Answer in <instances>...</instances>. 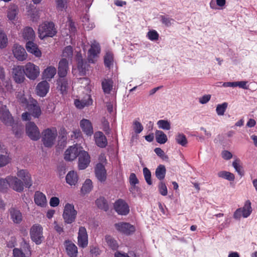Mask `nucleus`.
Masks as SVG:
<instances>
[{
	"mask_svg": "<svg viewBox=\"0 0 257 257\" xmlns=\"http://www.w3.org/2000/svg\"><path fill=\"white\" fill-rule=\"evenodd\" d=\"M58 135L56 127L48 128L42 133V141L45 147L51 148L56 141Z\"/></svg>",
	"mask_w": 257,
	"mask_h": 257,
	"instance_id": "f257e3e1",
	"label": "nucleus"
},
{
	"mask_svg": "<svg viewBox=\"0 0 257 257\" xmlns=\"http://www.w3.org/2000/svg\"><path fill=\"white\" fill-rule=\"evenodd\" d=\"M9 179V186L17 192H21L24 189V186L30 188L32 185L31 178H22L23 181L19 178H8Z\"/></svg>",
	"mask_w": 257,
	"mask_h": 257,
	"instance_id": "f03ea898",
	"label": "nucleus"
},
{
	"mask_svg": "<svg viewBox=\"0 0 257 257\" xmlns=\"http://www.w3.org/2000/svg\"><path fill=\"white\" fill-rule=\"evenodd\" d=\"M77 211L72 204L67 203L65 204L62 214V217L66 224H71L76 218Z\"/></svg>",
	"mask_w": 257,
	"mask_h": 257,
	"instance_id": "7ed1b4c3",
	"label": "nucleus"
},
{
	"mask_svg": "<svg viewBox=\"0 0 257 257\" xmlns=\"http://www.w3.org/2000/svg\"><path fill=\"white\" fill-rule=\"evenodd\" d=\"M40 37L42 38L47 37H52L56 35L57 31L53 22H45L39 28Z\"/></svg>",
	"mask_w": 257,
	"mask_h": 257,
	"instance_id": "20e7f679",
	"label": "nucleus"
},
{
	"mask_svg": "<svg viewBox=\"0 0 257 257\" xmlns=\"http://www.w3.org/2000/svg\"><path fill=\"white\" fill-rule=\"evenodd\" d=\"M24 68L26 76L31 80L36 79L39 75V67L32 63H27Z\"/></svg>",
	"mask_w": 257,
	"mask_h": 257,
	"instance_id": "39448f33",
	"label": "nucleus"
},
{
	"mask_svg": "<svg viewBox=\"0 0 257 257\" xmlns=\"http://www.w3.org/2000/svg\"><path fill=\"white\" fill-rule=\"evenodd\" d=\"M43 228L39 224H34L30 229V236L32 240L37 244H40L43 237Z\"/></svg>",
	"mask_w": 257,
	"mask_h": 257,
	"instance_id": "423d86ee",
	"label": "nucleus"
},
{
	"mask_svg": "<svg viewBox=\"0 0 257 257\" xmlns=\"http://www.w3.org/2000/svg\"><path fill=\"white\" fill-rule=\"evenodd\" d=\"M27 135L32 140L37 141L40 138V133L38 127L33 122H28L26 126Z\"/></svg>",
	"mask_w": 257,
	"mask_h": 257,
	"instance_id": "0eeeda50",
	"label": "nucleus"
},
{
	"mask_svg": "<svg viewBox=\"0 0 257 257\" xmlns=\"http://www.w3.org/2000/svg\"><path fill=\"white\" fill-rule=\"evenodd\" d=\"M114 209L118 214L121 215H126L130 212L128 205L121 199H119L115 202Z\"/></svg>",
	"mask_w": 257,
	"mask_h": 257,
	"instance_id": "6e6552de",
	"label": "nucleus"
},
{
	"mask_svg": "<svg viewBox=\"0 0 257 257\" xmlns=\"http://www.w3.org/2000/svg\"><path fill=\"white\" fill-rule=\"evenodd\" d=\"M12 73L14 80L17 83H21L24 82L25 78V71L24 66H15L13 67Z\"/></svg>",
	"mask_w": 257,
	"mask_h": 257,
	"instance_id": "1a4fd4ad",
	"label": "nucleus"
},
{
	"mask_svg": "<svg viewBox=\"0 0 257 257\" xmlns=\"http://www.w3.org/2000/svg\"><path fill=\"white\" fill-rule=\"evenodd\" d=\"M115 226L118 231L127 235L133 234L136 231L135 227L129 223L119 222L115 224Z\"/></svg>",
	"mask_w": 257,
	"mask_h": 257,
	"instance_id": "9d476101",
	"label": "nucleus"
},
{
	"mask_svg": "<svg viewBox=\"0 0 257 257\" xmlns=\"http://www.w3.org/2000/svg\"><path fill=\"white\" fill-rule=\"evenodd\" d=\"M81 148L78 147L76 145L68 148L64 154V159L66 161H71L79 156V153L81 150Z\"/></svg>",
	"mask_w": 257,
	"mask_h": 257,
	"instance_id": "9b49d317",
	"label": "nucleus"
},
{
	"mask_svg": "<svg viewBox=\"0 0 257 257\" xmlns=\"http://www.w3.org/2000/svg\"><path fill=\"white\" fill-rule=\"evenodd\" d=\"M78 246L81 248H85L88 245V239L86 229L85 227L80 226L78 233Z\"/></svg>",
	"mask_w": 257,
	"mask_h": 257,
	"instance_id": "f8f14e48",
	"label": "nucleus"
},
{
	"mask_svg": "<svg viewBox=\"0 0 257 257\" xmlns=\"http://www.w3.org/2000/svg\"><path fill=\"white\" fill-rule=\"evenodd\" d=\"M90 158L88 153L84 150L80 151L78 156V168L80 170L86 169L89 165Z\"/></svg>",
	"mask_w": 257,
	"mask_h": 257,
	"instance_id": "ddd939ff",
	"label": "nucleus"
},
{
	"mask_svg": "<svg viewBox=\"0 0 257 257\" xmlns=\"http://www.w3.org/2000/svg\"><path fill=\"white\" fill-rule=\"evenodd\" d=\"M75 59L77 63V68L80 76H84L86 74L87 68L88 66L87 62L82 58L80 53H77L75 56Z\"/></svg>",
	"mask_w": 257,
	"mask_h": 257,
	"instance_id": "4468645a",
	"label": "nucleus"
},
{
	"mask_svg": "<svg viewBox=\"0 0 257 257\" xmlns=\"http://www.w3.org/2000/svg\"><path fill=\"white\" fill-rule=\"evenodd\" d=\"M13 52L15 57L19 61H24L27 58L25 49L19 45L15 44L14 45Z\"/></svg>",
	"mask_w": 257,
	"mask_h": 257,
	"instance_id": "2eb2a0df",
	"label": "nucleus"
},
{
	"mask_svg": "<svg viewBox=\"0 0 257 257\" xmlns=\"http://www.w3.org/2000/svg\"><path fill=\"white\" fill-rule=\"evenodd\" d=\"M80 126L82 132L87 136L90 137L93 134V128L91 121L83 118L80 121Z\"/></svg>",
	"mask_w": 257,
	"mask_h": 257,
	"instance_id": "dca6fc26",
	"label": "nucleus"
},
{
	"mask_svg": "<svg viewBox=\"0 0 257 257\" xmlns=\"http://www.w3.org/2000/svg\"><path fill=\"white\" fill-rule=\"evenodd\" d=\"M57 88L62 94L67 93L69 87L70 80L66 77H59L57 80Z\"/></svg>",
	"mask_w": 257,
	"mask_h": 257,
	"instance_id": "f3484780",
	"label": "nucleus"
},
{
	"mask_svg": "<svg viewBox=\"0 0 257 257\" xmlns=\"http://www.w3.org/2000/svg\"><path fill=\"white\" fill-rule=\"evenodd\" d=\"M114 82L112 78L106 77L101 80V87L104 94H109L113 89Z\"/></svg>",
	"mask_w": 257,
	"mask_h": 257,
	"instance_id": "a211bd4d",
	"label": "nucleus"
},
{
	"mask_svg": "<svg viewBox=\"0 0 257 257\" xmlns=\"http://www.w3.org/2000/svg\"><path fill=\"white\" fill-rule=\"evenodd\" d=\"M50 85L46 81L39 82L36 87V92L40 97H44L49 91Z\"/></svg>",
	"mask_w": 257,
	"mask_h": 257,
	"instance_id": "6ab92c4d",
	"label": "nucleus"
},
{
	"mask_svg": "<svg viewBox=\"0 0 257 257\" xmlns=\"http://www.w3.org/2000/svg\"><path fill=\"white\" fill-rule=\"evenodd\" d=\"M34 202L36 205L41 207H45L47 204L46 195L39 191L35 193Z\"/></svg>",
	"mask_w": 257,
	"mask_h": 257,
	"instance_id": "aec40b11",
	"label": "nucleus"
},
{
	"mask_svg": "<svg viewBox=\"0 0 257 257\" xmlns=\"http://www.w3.org/2000/svg\"><path fill=\"white\" fill-rule=\"evenodd\" d=\"M58 69L59 77H66L68 70V62L66 59L63 58L60 61Z\"/></svg>",
	"mask_w": 257,
	"mask_h": 257,
	"instance_id": "412c9836",
	"label": "nucleus"
},
{
	"mask_svg": "<svg viewBox=\"0 0 257 257\" xmlns=\"http://www.w3.org/2000/svg\"><path fill=\"white\" fill-rule=\"evenodd\" d=\"M94 140L96 145L101 148H105L107 144L106 137L101 132H97L94 134Z\"/></svg>",
	"mask_w": 257,
	"mask_h": 257,
	"instance_id": "4be33fe9",
	"label": "nucleus"
},
{
	"mask_svg": "<svg viewBox=\"0 0 257 257\" xmlns=\"http://www.w3.org/2000/svg\"><path fill=\"white\" fill-rule=\"evenodd\" d=\"M33 41H28L26 45V48L28 52L34 54L36 57H40L41 56V52L38 49L37 44H35Z\"/></svg>",
	"mask_w": 257,
	"mask_h": 257,
	"instance_id": "5701e85b",
	"label": "nucleus"
},
{
	"mask_svg": "<svg viewBox=\"0 0 257 257\" xmlns=\"http://www.w3.org/2000/svg\"><path fill=\"white\" fill-rule=\"evenodd\" d=\"M66 250L70 257H77L78 253L77 247L70 241H66Z\"/></svg>",
	"mask_w": 257,
	"mask_h": 257,
	"instance_id": "b1692460",
	"label": "nucleus"
},
{
	"mask_svg": "<svg viewBox=\"0 0 257 257\" xmlns=\"http://www.w3.org/2000/svg\"><path fill=\"white\" fill-rule=\"evenodd\" d=\"M11 218L15 223H20L22 220V215L20 210L12 208L10 209Z\"/></svg>",
	"mask_w": 257,
	"mask_h": 257,
	"instance_id": "393cba45",
	"label": "nucleus"
},
{
	"mask_svg": "<svg viewBox=\"0 0 257 257\" xmlns=\"http://www.w3.org/2000/svg\"><path fill=\"white\" fill-rule=\"evenodd\" d=\"M100 47L97 42H96L95 41L93 42V43H92L91 45V47L90 49L88 51V55L89 57L90 58H95L96 57L98 54L100 53Z\"/></svg>",
	"mask_w": 257,
	"mask_h": 257,
	"instance_id": "a878e982",
	"label": "nucleus"
},
{
	"mask_svg": "<svg viewBox=\"0 0 257 257\" xmlns=\"http://www.w3.org/2000/svg\"><path fill=\"white\" fill-rule=\"evenodd\" d=\"M23 37L24 39L29 41H33L35 37V34L33 29L29 27L24 28L23 33Z\"/></svg>",
	"mask_w": 257,
	"mask_h": 257,
	"instance_id": "bb28decb",
	"label": "nucleus"
},
{
	"mask_svg": "<svg viewBox=\"0 0 257 257\" xmlns=\"http://www.w3.org/2000/svg\"><path fill=\"white\" fill-rule=\"evenodd\" d=\"M56 74V69L53 66H49L45 69L43 73L44 78L50 80Z\"/></svg>",
	"mask_w": 257,
	"mask_h": 257,
	"instance_id": "cd10ccee",
	"label": "nucleus"
},
{
	"mask_svg": "<svg viewBox=\"0 0 257 257\" xmlns=\"http://www.w3.org/2000/svg\"><path fill=\"white\" fill-rule=\"evenodd\" d=\"M28 109L31 115L35 118H38L41 114L40 107L37 103L29 104Z\"/></svg>",
	"mask_w": 257,
	"mask_h": 257,
	"instance_id": "c85d7f7f",
	"label": "nucleus"
},
{
	"mask_svg": "<svg viewBox=\"0 0 257 257\" xmlns=\"http://www.w3.org/2000/svg\"><path fill=\"white\" fill-rule=\"evenodd\" d=\"M242 211V215L244 218H247L248 217L252 211V209L251 206V202L247 200H246L244 204L243 207L240 208Z\"/></svg>",
	"mask_w": 257,
	"mask_h": 257,
	"instance_id": "c756f323",
	"label": "nucleus"
},
{
	"mask_svg": "<svg viewBox=\"0 0 257 257\" xmlns=\"http://www.w3.org/2000/svg\"><path fill=\"white\" fill-rule=\"evenodd\" d=\"M155 137L157 142L160 144H165L168 140L166 135L162 131L157 130L155 132Z\"/></svg>",
	"mask_w": 257,
	"mask_h": 257,
	"instance_id": "7c9ffc66",
	"label": "nucleus"
},
{
	"mask_svg": "<svg viewBox=\"0 0 257 257\" xmlns=\"http://www.w3.org/2000/svg\"><path fill=\"white\" fill-rule=\"evenodd\" d=\"M92 182L89 179L85 180L81 189V192L83 195L89 193L92 189Z\"/></svg>",
	"mask_w": 257,
	"mask_h": 257,
	"instance_id": "2f4dec72",
	"label": "nucleus"
},
{
	"mask_svg": "<svg viewBox=\"0 0 257 257\" xmlns=\"http://www.w3.org/2000/svg\"><path fill=\"white\" fill-rule=\"evenodd\" d=\"M2 120L7 125L12 126L14 124V119L9 111H6L2 114Z\"/></svg>",
	"mask_w": 257,
	"mask_h": 257,
	"instance_id": "473e14b6",
	"label": "nucleus"
},
{
	"mask_svg": "<svg viewBox=\"0 0 257 257\" xmlns=\"http://www.w3.org/2000/svg\"><path fill=\"white\" fill-rule=\"evenodd\" d=\"M95 203L97 206L100 209L106 211L108 209V205L106 199L103 197H100L97 199L95 201Z\"/></svg>",
	"mask_w": 257,
	"mask_h": 257,
	"instance_id": "72a5a7b5",
	"label": "nucleus"
},
{
	"mask_svg": "<svg viewBox=\"0 0 257 257\" xmlns=\"http://www.w3.org/2000/svg\"><path fill=\"white\" fill-rule=\"evenodd\" d=\"M95 172L96 177H105L106 170L104 166L101 163L97 164L95 168Z\"/></svg>",
	"mask_w": 257,
	"mask_h": 257,
	"instance_id": "f704fd0d",
	"label": "nucleus"
},
{
	"mask_svg": "<svg viewBox=\"0 0 257 257\" xmlns=\"http://www.w3.org/2000/svg\"><path fill=\"white\" fill-rule=\"evenodd\" d=\"M113 56L111 52H107L104 57V63L105 66L107 68L110 67L113 64Z\"/></svg>",
	"mask_w": 257,
	"mask_h": 257,
	"instance_id": "c9c22d12",
	"label": "nucleus"
},
{
	"mask_svg": "<svg viewBox=\"0 0 257 257\" xmlns=\"http://www.w3.org/2000/svg\"><path fill=\"white\" fill-rule=\"evenodd\" d=\"M240 162L239 159H236L233 162L232 166L238 173V174L242 176L244 175V171L242 167L240 164Z\"/></svg>",
	"mask_w": 257,
	"mask_h": 257,
	"instance_id": "e433bc0d",
	"label": "nucleus"
},
{
	"mask_svg": "<svg viewBox=\"0 0 257 257\" xmlns=\"http://www.w3.org/2000/svg\"><path fill=\"white\" fill-rule=\"evenodd\" d=\"M176 142L182 146L185 147L187 143L186 136L182 133L178 134L175 137Z\"/></svg>",
	"mask_w": 257,
	"mask_h": 257,
	"instance_id": "4c0bfd02",
	"label": "nucleus"
},
{
	"mask_svg": "<svg viewBox=\"0 0 257 257\" xmlns=\"http://www.w3.org/2000/svg\"><path fill=\"white\" fill-rule=\"evenodd\" d=\"M105 240L108 245L112 249H116L118 247V244L116 241L111 236L107 235L105 236Z\"/></svg>",
	"mask_w": 257,
	"mask_h": 257,
	"instance_id": "58836bf2",
	"label": "nucleus"
},
{
	"mask_svg": "<svg viewBox=\"0 0 257 257\" xmlns=\"http://www.w3.org/2000/svg\"><path fill=\"white\" fill-rule=\"evenodd\" d=\"M157 125L159 128L164 130H169L171 128L170 122L167 120L161 119L157 121Z\"/></svg>",
	"mask_w": 257,
	"mask_h": 257,
	"instance_id": "ea45409f",
	"label": "nucleus"
},
{
	"mask_svg": "<svg viewBox=\"0 0 257 257\" xmlns=\"http://www.w3.org/2000/svg\"><path fill=\"white\" fill-rule=\"evenodd\" d=\"M228 103L227 102H223L222 104H218L216 106V111L218 115H223L227 107Z\"/></svg>",
	"mask_w": 257,
	"mask_h": 257,
	"instance_id": "a19ab883",
	"label": "nucleus"
},
{
	"mask_svg": "<svg viewBox=\"0 0 257 257\" xmlns=\"http://www.w3.org/2000/svg\"><path fill=\"white\" fill-rule=\"evenodd\" d=\"M10 162V158L7 154H0V168L6 166Z\"/></svg>",
	"mask_w": 257,
	"mask_h": 257,
	"instance_id": "79ce46f5",
	"label": "nucleus"
},
{
	"mask_svg": "<svg viewBox=\"0 0 257 257\" xmlns=\"http://www.w3.org/2000/svg\"><path fill=\"white\" fill-rule=\"evenodd\" d=\"M9 186V179L0 178V191L4 192L6 191L8 187Z\"/></svg>",
	"mask_w": 257,
	"mask_h": 257,
	"instance_id": "37998d69",
	"label": "nucleus"
},
{
	"mask_svg": "<svg viewBox=\"0 0 257 257\" xmlns=\"http://www.w3.org/2000/svg\"><path fill=\"white\" fill-rule=\"evenodd\" d=\"M57 9L63 11L67 8L68 0H55Z\"/></svg>",
	"mask_w": 257,
	"mask_h": 257,
	"instance_id": "c03bdc74",
	"label": "nucleus"
},
{
	"mask_svg": "<svg viewBox=\"0 0 257 257\" xmlns=\"http://www.w3.org/2000/svg\"><path fill=\"white\" fill-rule=\"evenodd\" d=\"M166 171L165 167L164 165H160L156 169V177H165Z\"/></svg>",
	"mask_w": 257,
	"mask_h": 257,
	"instance_id": "a18cd8bd",
	"label": "nucleus"
},
{
	"mask_svg": "<svg viewBox=\"0 0 257 257\" xmlns=\"http://www.w3.org/2000/svg\"><path fill=\"white\" fill-rule=\"evenodd\" d=\"M8 44V38L6 35L2 32H0V48H5Z\"/></svg>",
	"mask_w": 257,
	"mask_h": 257,
	"instance_id": "49530a36",
	"label": "nucleus"
},
{
	"mask_svg": "<svg viewBox=\"0 0 257 257\" xmlns=\"http://www.w3.org/2000/svg\"><path fill=\"white\" fill-rule=\"evenodd\" d=\"M73 48L71 46H68L63 51V56L68 58H71L73 55Z\"/></svg>",
	"mask_w": 257,
	"mask_h": 257,
	"instance_id": "de8ad7c7",
	"label": "nucleus"
},
{
	"mask_svg": "<svg viewBox=\"0 0 257 257\" xmlns=\"http://www.w3.org/2000/svg\"><path fill=\"white\" fill-rule=\"evenodd\" d=\"M161 18L162 23L168 27L171 26L174 21L173 19L165 16H161Z\"/></svg>",
	"mask_w": 257,
	"mask_h": 257,
	"instance_id": "09e8293b",
	"label": "nucleus"
},
{
	"mask_svg": "<svg viewBox=\"0 0 257 257\" xmlns=\"http://www.w3.org/2000/svg\"><path fill=\"white\" fill-rule=\"evenodd\" d=\"M158 190L159 193L163 196H167L168 194L167 187L166 184L163 182H161L158 185Z\"/></svg>",
	"mask_w": 257,
	"mask_h": 257,
	"instance_id": "8fccbe9b",
	"label": "nucleus"
},
{
	"mask_svg": "<svg viewBox=\"0 0 257 257\" xmlns=\"http://www.w3.org/2000/svg\"><path fill=\"white\" fill-rule=\"evenodd\" d=\"M147 36L151 41H156L159 39V34L155 30H151L148 32Z\"/></svg>",
	"mask_w": 257,
	"mask_h": 257,
	"instance_id": "3c124183",
	"label": "nucleus"
},
{
	"mask_svg": "<svg viewBox=\"0 0 257 257\" xmlns=\"http://www.w3.org/2000/svg\"><path fill=\"white\" fill-rule=\"evenodd\" d=\"M155 153L161 158L164 160H167L168 159V157L165 154L164 152L160 148H156L154 150Z\"/></svg>",
	"mask_w": 257,
	"mask_h": 257,
	"instance_id": "603ef678",
	"label": "nucleus"
},
{
	"mask_svg": "<svg viewBox=\"0 0 257 257\" xmlns=\"http://www.w3.org/2000/svg\"><path fill=\"white\" fill-rule=\"evenodd\" d=\"M134 130L136 134H140L143 130V126L141 122L135 121L134 122Z\"/></svg>",
	"mask_w": 257,
	"mask_h": 257,
	"instance_id": "864d4df0",
	"label": "nucleus"
},
{
	"mask_svg": "<svg viewBox=\"0 0 257 257\" xmlns=\"http://www.w3.org/2000/svg\"><path fill=\"white\" fill-rule=\"evenodd\" d=\"M14 257H26V253L23 252L21 249L15 248L13 250Z\"/></svg>",
	"mask_w": 257,
	"mask_h": 257,
	"instance_id": "5fc2aeb1",
	"label": "nucleus"
},
{
	"mask_svg": "<svg viewBox=\"0 0 257 257\" xmlns=\"http://www.w3.org/2000/svg\"><path fill=\"white\" fill-rule=\"evenodd\" d=\"M74 104L77 108L82 109L85 106L89 105V103H87L86 102H84V101L76 99L74 101Z\"/></svg>",
	"mask_w": 257,
	"mask_h": 257,
	"instance_id": "6e6d98bb",
	"label": "nucleus"
},
{
	"mask_svg": "<svg viewBox=\"0 0 257 257\" xmlns=\"http://www.w3.org/2000/svg\"><path fill=\"white\" fill-rule=\"evenodd\" d=\"M22 247L24 249V252L26 253H31V247L30 246L26 240H24L22 243Z\"/></svg>",
	"mask_w": 257,
	"mask_h": 257,
	"instance_id": "4d7b16f0",
	"label": "nucleus"
},
{
	"mask_svg": "<svg viewBox=\"0 0 257 257\" xmlns=\"http://www.w3.org/2000/svg\"><path fill=\"white\" fill-rule=\"evenodd\" d=\"M17 15V12L16 9L9 10L8 12V18L10 20H14L15 19Z\"/></svg>",
	"mask_w": 257,
	"mask_h": 257,
	"instance_id": "13d9d810",
	"label": "nucleus"
},
{
	"mask_svg": "<svg viewBox=\"0 0 257 257\" xmlns=\"http://www.w3.org/2000/svg\"><path fill=\"white\" fill-rule=\"evenodd\" d=\"M60 202L59 199L56 197H53L50 199V205L51 206L55 207L57 206Z\"/></svg>",
	"mask_w": 257,
	"mask_h": 257,
	"instance_id": "bf43d9fd",
	"label": "nucleus"
},
{
	"mask_svg": "<svg viewBox=\"0 0 257 257\" xmlns=\"http://www.w3.org/2000/svg\"><path fill=\"white\" fill-rule=\"evenodd\" d=\"M66 181L70 186H75L78 182V178H65Z\"/></svg>",
	"mask_w": 257,
	"mask_h": 257,
	"instance_id": "052dcab7",
	"label": "nucleus"
},
{
	"mask_svg": "<svg viewBox=\"0 0 257 257\" xmlns=\"http://www.w3.org/2000/svg\"><path fill=\"white\" fill-rule=\"evenodd\" d=\"M247 82L245 81H235L236 87L238 86L239 88L247 89L248 86H247Z\"/></svg>",
	"mask_w": 257,
	"mask_h": 257,
	"instance_id": "680f3d73",
	"label": "nucleus"
},
{
	"mask_svg": "<svg viewBox=\"0 0 257 257\" xmlns=\"http://www.w3.org/2000/svg\"><path fill=\"white\" fill-rule=\"evenodd\" d=\"M222 157L226 160H228L230 159L232 157V155L229 151L225 150L222 151Z\"/></svg>",
	"mask_w": 257,
	"mask_h": 257,
	"instance_id": "e2e57ef3",
	"label": "nucleus"
},
{
	"mask_svg": "<svg viewBox=\"0 0 257 257\" xmlns=\"http://www.w3.org/2000/svg\"><path fill=\"white\" fill-rule=\"evenodd\" d=\"M54 223V229L59 234L64 232L63 227L62 225L58 224L56 221H55Z\"/></svg>",
	"mask_w": 257,
	"mask_h": 257,
	"instance_id": "0e129e2a",
	"label": "nucleus"
},
{
	"mask_svg": "<svg viewBox=\"0 0 257 257\" xmlns=\"http://www.w3.org/2000/svg\"><path fill=\"white\" fill-rule=\"evenodd\" d=\"M60 138H61V140L63 142H65L66 140V135L67 132L64 128H61L59 132Z\"/></svg>",
	"mask_w": 257,
	"mask_h": 257,
	"instance_id": "69168bd1",
	"label": "nucleus"
},
{
	"mask_svg": "<svg viewBox=\"0 0 257 257\" xmlns=\"http://www.w3.org/2000/svg\"><path fill=\"white\" fill-rule=\"evenodd\" d=\"M210 95H205L199 98V102L201 104H205L210 100Z\"/></svg>",
	"mask_w": 257,
	"mask_h": 257,
	"instance_id": "338daca9",
	"label": "nucleus"
},
{
	"mask_svg": "<svg viewBox=\"0 0 257 257\" xmlns=\"http://www.w3.org/2000/svg\"><path fill=\"white\" fill-rule=\"evenodd\" d=\"M242 215V211L240 208L237 209L233 214V218L235 219H240Z\"/></svg>",
	"mask_w": 257,
	"mask_h": 257,
	"instance_id": "774afa93",
	"label": "nucleus"
}]
</instances>
